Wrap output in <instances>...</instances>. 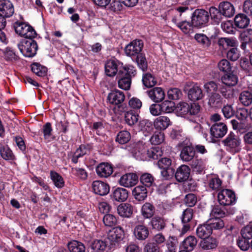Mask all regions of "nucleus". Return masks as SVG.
Masks as SVG:
<instances>
[{
	"instance_id": "f257e3e1",
	"label": "nucleus",
	"mask_w": 252,
	"mask_h": 252,
	"mask_svg": "<svg viewBox=\"0 0 252 252\" xmlns=\"http://www.w3.org/2000/svg\"><path fill=\"white\" fill-rule=\"evenodd\" d=\"M135 74L134 67L131 65H126L122 69H120L117 75L119 87L125 90H128L131 84V77Z\"/></svg>"
},
{
	"instance_id": "f03ea898",
	"label": "nucleus",
	"mask_w": 252,
	"mask_h": 252,
	"mask_svg": "<svg viewBox=\"0 0 252 252\" xmlns=\"http://www.w3.org/2000/svg\"><path fill=\"white\" fill-rule=\"evenodd\" d=\"M33 38H28L22 40L18 44V48L22 54L29 58L34 57L38 50L37 42Z\"/></svg>"
},
{
	"instance_id": "7ed1b4c3",
	"label": "nucleus",
	"mask_w": 252,
	"mask_h": 252,
	"mask_svg": "<svg viewBox=\"0 0 252 252\" xmlns=\"http://www.w3.org/2000/svg\"><path fill=\"white\" fill-rule=\"evenodd\" d=\"M209 12L203 9H197L192 13L191 22L193 27L202 28L207 26L209 21Z\"/></svg>"
},
{
	"instance_id": "20e7f679",
	"label": "nucleus",
	"mask_w": 252,
	"mask_h": 252,
	"mask_svg": "<svg viewBox=\"0 0 252 252\" xmlns=\"http://www.w3.org/2000/svg\"><path fill=\"white\" fill-rule=\"evenodd\" d=\"M176 110L177 112L182 116L187 115L197 116L200 111V106L196 103L189 104L181 101L177 104Z\"/></svg>"
},
{
	"instance_id": "39448f33",
	"label": "nucleus",
	"mask_w": 252,
	"mask_h": 252,
	"mask_svg": "<svg viewBox=\"0 0 252 252\" xmlns=\"http://www.w3.org/2000/svg\"><path fill=\"white\" fill-rule=\"evenodd\" d=\"M184 91L188 92V97L192 101L201 100L204 97L203 91L197 83L187 82L184 87Z\"/></svg>"
},
{
	"instance_id": "423d86ee",
	"label": "nucleus",
	"mask_w": 252,
	"mask_h": 252,
	"mask_svg": "<svg viewBox=\"0 0 252 252\" xmlns=\"http://www.w3.org/2000/svg\"><path fill=\"white\" fill-rule=\"evenodd\" d=\"M158 165L160 169L162 176L165 180L171 178L174 174V169L172 164V160L168 158H163L160 159L158 162Z\"/></svg>"
},
{
	"instance_id": "0eeeda50",
	"label": "nucleus",
	"mask_w": 252,
	"mask_h": 252,
	"mask_svg": "<svg viewBox=\"0 0 252 252\" xmlns=\"http://www.w3.org/2000/svg\"><path fill=\"white\" fill-rule=\"evenodd\" d=\"M14 28L16 32L20 36L25 37V39L34 38L37 34L32 26L23 22L15 23Z\"/></svg>"
},
{
	"instance_id": "6e6552de",
	"label": "nucleus",
	"mask_w": 252,
	"mask_h": 252,
	"mask_svg": "<svg viewBox=\"0 0 252 252\" xmlns=\"http://www.w3.org/2000/svg\"><path fill=\"white\" fill-rule=\"evenodd\" d=\"M222 143L226 147V149L234 153H238L240 150L241 140L234 133L231 132L222 141Z\"/></svg>"
},
{
	"instance_id": "1a4fd4ad",
	"label": "nucleus",
	"mask_w": 252,
	"mask_h": 252,
	"mask_svg": "<svg viewBox=\"0 0 252 252\" xmlns=\"http://www.w3.org/2000/svg\"><path fill=\"white\" fill-rule=\"evenodd\" d=\"M218 200L221 205H231L235 203L236 195L233 190L229 189H223L218 193Z\"/></svg>"
},
{
	"instance_id": "9d476101",
	"label": "nucleus",
	"mask_w": 252,
	"mask_h": 252,
	"mask_svg": "<svg viewBox=\"0 0 252 252\" xmlns=\"http://www.w3.org/2000/svg\"><path fill=\"white\" fill-rule=\"evenodd\" d=\"M143 48V42L140 39H136L130 42L125 47V53L128 56H137L141 54V51Z\"/></svg>"
},
{
	"instance_id": "9b49d317",
	"label": "nucleus",
	"mask_w": 252,
	"mask_h": 252,
	"mask_svg": "<svg viewBox=\"0 0 252 252\" xmlns=\"http://www.w3.org/2000/svg\"><path fill=\"white\" fill-rule=\"evenodd\" d=\"M138 181V176L135 173H128L123 175L119 180L120 184L126 188L134 186Z\"/></svg>"
},
{
	"instance_id": "f8f14e48",
	"label": "nucleus",
	"mask_w": 252,
	"mask_h": 252,
	"mask_svg": "<svg viewBox=\"0 0 252 252\" xmlns=\"http://www.w3.org/2000/svg\"><path fill=\"white\" fill-rule=\"evenodd\" d=\"M227 127L223 123H216L212 125L210 128L211 136L216 138L223 137L226 133Z\"/></svg>"
},
{
	"instance_id": "ddd939ff",
	"label": "nucleus",
	"mask_w": 252,
	"mask_h": 252,
	"mask_svg": "<svg viewBox=\"0 0 252 252\" xmlns=\"http://www.w3.org/2000/svg\"><path fill=\"white\" fill-rule=\"evenodd\" d=\"M92 188L95 194L100 196L107 194L110 191L109 185L101 181H94L92 184Z\"/></svg>"
},
{
	"instance_id": "4468645a",
	"label": "nucleus",
	"mask_w": 252,
	"mask_h": 252,
	"mask_svg": "<svg viewBox=\"0 0 252 252\" xmlns=\"http://www.w3.org/2000/svg\"><path fill=\"white\" fill-rule=\"evenodd\" d=\"M14 8L13 4L8 0H0V15L9 18L13 15Z\"/></svg>"
},
{
	"instance_id": "2eb2a0df",
	"label": "nucleus",
	"mask_w": 252,
	"mask_h": 252,
	"mask_svg": "<svg viewBox=\"0 0 252 252\" xmlns=\"http://www.w3.org/2000/svg\"><path fill=\"white\" fill-rule=\"evenodd\" d=\"M190 169L187 165L179 166L176 171H174L175 178L179 182L186 181L189 177Z\"/></svg>"
},
{
	"instance_id": "dca6fc26",
	"label": "nucleus",
	"mask_w": 252,
	"mask_h": 252,
	"mask_svg": "<svg viewBox=\"0 0 252 252\" xmlns=\"http://www.w3.org/2000/svg\"><path fill=\"white\" fill-rule=\"evenodd\" d=\"M193 215V210L190 208H187L183 211L181 218L184 224L182 229V233H186L190 229V226L188 223L192 219Z\"/></svg>"
},
{
	"instance_id": "f3484780",
	"label": "nucleus",
	"mask_w": 252,
	"mask_h": 252,
	"mask_svg": "<svg viewBox=\"0 0 252 252\" xmlns=\"http://www.w3.org/2000/svg\"><path fill=\"white\" fill-rule=\"evenodd\" d=\"M125 95L124 92L118 90L112 91L107 96V99L112 104L119 105L124 102Z\"/></svg>"
},
{
	"instance_id": "a211bd4d",
	"label": "nucleus",
	"mask_w": 252,
	"mask_h": 252,
	"mask_svg": "<svg viewBox=\"0 0 252 252\" xmlns=\"http://www.w3.org/2000/svg\"><path fill=\"white\" fill-rule=\"evenodd\" d=\"M112 166L108 163L102 162L99 164L96 167L97 175L101 178H107L113 173Z\"/></svg>"
},
{
	"instance_id": "6ab92c4d",
	"label": "nucleus",
	"mask_w": 252,
	"mask_h": 252,
	"mask_svg": "<svg viewBox=\"0 0 252 252\" xmlns=\"http://www.w3.org/2000/svg\"><path fill=\"white\" fill-rule=\"evenodd\" d=\"M124 237V231L120 227H116L110 230L108 233L107 238L112 242L121 241Z\"/></svg>"
},
{
	"instance_id": "aec40b11",
	"label": "nucleus",
	"mask_w": 252,
	"mask_h": 252,
	"mask_svg": "<svg viewBox=\"0 0 252 252\" xmlns=\"http://www.w3.org/2000/svg\"><path fill=\"white\" fill-rule=\"evenodd\" d=\"M242 42L240 46L242 49L245 51H249L247 49V45H251L252 42V29H249L244 31L240 35Z\"/></svg>"
},
{
	"instance_id": "412c9836",
	"label": "nucleus",
	"mask_w": 252,
	"mask_h": 252,
	"mask_svg": "<svg viewBox=\"0 0 252 252\" xmlns=\"http://www.w3.org/2000/svg\"><path fill=\"white\" fill-rule=\"evenodd\" d=\"M195 154V150L191 146H184L180 153V158L184 162H189L192 160Z\"/></svg>"
},
{
	"instance_id": "4be33fe9",
	"label": "nucleus",
	"mask_w": 252,
	"mask_h": 252,
	"mask_svg": "<svg viewBox=\"0 0 252 252\" xmlns=\"http://www.w3.org/2000/svg\"><path fill=\"white\" fill-rule=\"evenodd\" d=\"M147 92L149 97L157 103L162 101L165 97L163 90L159 87H155Z\"/></svg>"
},
{
	"instance_id": "5701e85b",
	"label": "nucleus",
	"mask_w": 252,
	"mask_h": 252,
	"mask_svg": "<svg viewBox=\"0 0 252 252\" xmlns=\"http://www.w3.org/2000/svg\"><path fill=\"white\" fill-rule=\"evenodd\" d=\"M133 234L138 240H145L148 238L149 231L147 227L143 224H139L134 227Z\"/></svg>"
},
{
	"instance_id": "b1692460",
	"label": "nucleus",
	"mask_w": 252,
	"mask_h": 252,
	"mask_svg": "<svg viewBox=\"0 0 252 252\" xmlns=\"http://www.w3.org/2000/svg\"><path fill=\"white\" fill-rule=\"evenodd\" d=\"M220 49L227 50L231 48L237 47L238 42L234 38L222 37L218 41Z\"/></svg>"
},
{
	"instance_id": "393cba45",
	"label": "nucleus",
	"mask_w": 252,
	"mask_h": 252,
	"mask_svg": "<svg viewBox=\"0 0 252 252\" xmlns=\"http://www.w3.org/2000/svg\"><path fill=\"white\" fill-rule=\"evenodd\" d=\"M128 196V192L127 189L122 188H117L111 195V198L118 202H124Z\"/></svg>"
},
{
	"instance_id": "a878e982",
	"label": "nucleus",
	"mask_w": 252,
	"mask_h": 252,
	"mask_svg": "<svg viewBox=\"0 0 252 252\" xmlns=\"http://www.w3.org/2000/svg\"><path fill=\"white\" fill-rule=\"evenodd\" d=\"M219 8L222 16L225 17H231L235 13L234 6L228 1L221 2L219 4Z\"/></svg>"
},
{
	"instance_id": "bb28decb",
	"label": "nucleus",
	"mask_w": 252,
	"mask_h": 252,
	"mask_svg": "<svg viewBox=\"0 0 252 252\" xmlns=\"http://www.w3.org/2000/svg\"><path fill=\"white\" fill-rule=\"evenodd\" d=\"M170 119L166 116H159L157 118L154 122V126L156 129L163 130L171 125Z\"/></svg>"
},
{
	"instance_id": "cd10ccee",
	"label": "nucleus",
	"mask_w": 252,
	"mask_h": 252,
	"mask_svg": "<svg viewBox=\"0 0 252 252\" xmlns=\"http://www.w3.org/2000/svg\"><path fill=\"white\" fill-rule=\"evenodd\" d=\"M221 80L225 86L232 87L237 84L238 79L233 73L227 72L221 77Z\"/></svg>"
},
{
	"instance_id": "c85d7f7f",
	"label": "nucleus",
	"mask_w": 252,
	"mask_h": 252,
	"mask_svg": "<svg viewBox=\"0 0 252 252\" xmlns=\"http://www.w3.org/2000/svg\"><path fill=\"white\" fill-rule=\"evenodd\" d=\"M218 243L215 238L208 237L203 239L200 244V247L203 250H210L215 249L218 246Z\"/></svg>"
},
{
	"instance_id": "c756f323",
	"label": "nucleus",
	"mask_w": 252,
	"mask_h": 252,
	"mask_svg": "<svg viewBox=\"0 0 252 252\" xmlns=\"http://www.w3.org/2000/svg\"><path fill=\"white\" fill-rule=\"evenodd\" d=\"M117 212L120 216L129 218L133 213V208L130 204L122 203L117 207Z\"/></svg>"
},
{
	"instance_id": "7c9ffc66",
	"label": "nucleus",
	"mask_w": 252,
	"mask_h": 252,
	"mask_svg": "<svg viewBox=\"0 0 252 252\" xmlns=\"http://www.w3.org/2000/svg\"><path fill=\"white\" fill-rule=\"evenodd\" d=\"M132 194L136 200L142 201L147 196V190L144 186H138L133 189Z\"/></svg>"
},
{
	"instance_id": "2f4dec72",
	"label": "nucleus",
	"mask_w": 252,
	"mask_h": 252,
	"mask_svg": "<svg viewBox=\"0 0 252 252\" xmlns=\"http://www.w3.org/2000/svg\"><path fill=\"white\" fill-rule=\"evenodd\" d=\"M249 18L244 14H239L234 18V24L237 28H245L249 25Z\"/></svg>"
},
{
	"instance_id": "473e14b6",
	"label": "nucleus",
	"mask_w": 252,
	"mask_h": 252,
	"mask_svg": "<svg viewBox=\"0 0 252 252\" xmlns=\"http://www.w3.org/2000/svg\"><path fill=\"white\" fill-rule=\"evenodd\" d=\"M209 14L211 20L216 25H219L222 19V15L219 8L218 9L214 6L209 8Z\"/></svg>"
},
{
	"instance_id": "72a5a7b5",
	"label": "nucleus",
	"mask_w": 252,
	"mask_h": 252,
	"mask_svg": "<svg viewBox=\"0 0 252 252\" xmlns=\"http://www.w3.org/2000/svg\"><path fill=\"white\" fill-rule=\"evenodd\" d=\"M151 224L153 229L158 231L163 229L165 226V220L162 217L159 216H155L153 217L151 220Z\"/></svg>"
},
{
	"instance_id": "f704fd0d",
	"label": "nucleus",
	"mask_w": 252,
	"mask_h": 252,
	"mask_svg": "<svg viewBox=\"0 0 252 252\" xmlns=\"http://www.w3.org/2000/svg\"><path fill=\"white\" fill-rule=\"evenodd\" d=\"M105 70L107 76L112 77L118 72V66L116 61L109 60L105 64Z\"/></svg>"
},
{
	"instance_id": "c9c22d12",
	"label": "nucleus",
	"mask_w": 252,
	"mask_h": 252,
	"mask_svg": "<svg viewBox=\"0 0 252 252\" xmlns=\"http://www.w3.org/2000/svg\"><path fill=\"white\" fill-rule=\"evenodd\" d=\"M155 210L154 206L148 202L145 203L141 208L143 216L147 219L152 218L155 213Z\"/></svg>"
},
{
	"instance_id": "e433bc0d",
	"label": "nucleus",
	"mask_w": 252,
	"mask_h": 252,
	"mask_svg": "<svg viewBox=\"0 0 252 252\" xmlns=\"http://www.w3.org/2000/svg\"><path fill=\"white\" fill-rule=\"evenodd\" d=\"M208 227L211 229V233L213 230H219L224 227V224L223 220L220 219H211L206 222Z\"/></svg>"
},
{
	"instance_id": "4c0bfd02",
	"label": "nucleus",
	"mask_w": 252,
	"mask_h": 252,
	"mask_svg": "<svg viewBox=\"0 0 252 252\" xmlns=\"http://www.w3.org/2000/svg\"><path fill=\"white\" fill-rule=\"evenodd\" d=\"M126 123L130 126H134L139 120V115L132 111H127L125 113Z\"/></svg>"
},
{
	"instance_id": "58836bf2",
	"label": "nucleus",
	"mask_w": 252,
	"mask_h": 252,
	"mask_svg": "<svg viewBox=\"0 0 252 252\" xmlns=\"http://www.w3.org/2000/svg\"><path fill=\"white\" fill-rule=\"evenodd\" d=\"M197 243L196 238L193 236H189L183 242L184 249L192 251L196 247Z\"/></svg>"
},
{
	"instance_id": "ea45409f",
	"label": "nucleus",
	"mask_w": 252,
	"mask_h": 252,
	"mask_svg": "<svg viewBox=\"0 0 252 252\" xmlns=\"http://www.w3.org/2000/svg\"><path fill=\"white\" fill-rule=\"evenodd\" d=\"M68 248L70 252H85V247L82 243L73 241L68 244Z\"/></svg>"
},
{
	"instance_id": "a19ab883",
	"label": "nucleus",
	"mask_w": 252,
	"mask_h": 252,
	"mask_svg": "<svg viewBox=\"0 0 252 252\" xmlns=\"http://www.w3.org/2000/svg\"><path fill=\"white\" fill-rule=\"evenodd\" d=\"M196 234L199 238L204 239L209 237L211 233V229L208 227L207 223L199 226L196 229Z\"/></svg>"
},
{
	"instance_id": "79ce46f5",
	"label": "nucleus",
	"mask_w": 252,
	"mask_h": 252,
	"mask_svg": "<svg viewBox=\"0 0 252 252\" xmlns=\"http://www.w3.org/2000/svg\"><path fill=\"white\" fill-rule=\"evenodd\" d=\"M219 91L222 95L225 98L230 99L235 95V90L231 87L221 86L219 87Z\"/></svg>"
},
{
	"instance_id": "37998d69",
	"label": "nucleus",
	"mask_w": 252,
	"mask_h": 252,
	"mask_svg": "<svg viewBox=\"0 0 252 252\" xmlns=\"http://www.w3.org/2000/svg\"><path fill=\"white\" fill-rule=\"evenodd\" d=\"M31 69L32 71L38 76L43 77L46 75L47 71V68L40 65L38 63H33L32 64Z\"/></svg>"
},
{
	"instance_id": "c03bdc74",
	"label": "nucleus",
	"mask_w": 252,
	"mask_h": 252,
	"mask_svg": "<svg viewBox=\"0 0 252 252\" xmlns=\"http://www.w3.org/2000/svg\"><path fill=\"white\" fill-rule=\"evenodd\" d=\"M239 99L243 105L249 106L252 103V94L249 91H243L240 94Z\"/></svg>"
},
{
	"instance_id": "a18cd8bd",
	"label": "nucleus",
	"mask_w": 252,
	"mask_h": 252,
	"mask_svg": "<svg viewBox=\"0 0 252 252\" xmlns=\"http://www.w3.org/2000/svg\"><path fill=\"white\" fill-rule=\"evenodd\" d=\"M190 166L194 171L199 173H202L205 169L204 161L201 158L192 160Z\"/></svg>"
},
{
	"instance_id": "49530a36",
	"label": "nucleus",
	"mask_w": 252,
	"mask_h": 252,
	"mask_svg": "<svg viewBox=\"0 0 252 252\" xmlns=\"http://www.w3.org/2000/svg\"><path fill=\"white\" fill-rule=\"evenodd\" d=\"M51 179L54 182V185L58 188H62L64 185V182L62 177L56 172L50 171Z\"/></svg>"
},
{
	"instance_id": "de8ad7c7",
	"label": "nucleus",
	"mask_w": 252,
	"mask_h": 252,
	"mask_svg": "<svg viewBox=\"0 0 252 252\" xmlns=\"http://www.w3.org/2000/svg\"><path fill=\"white\" fill-rule=\"evenodd\" d=\"M131 138L130 133L126 130L119 132L116 137V141L121 144H124L128 142Z\"/></svg>"
},
{
	"instance_id": "09e8293b",
	"label": "nucleus",
	"mask_w": 252,
	"mask_h": 252,
	"mask_svg": "<svg viewBox=\"0 0 252 252\" xmlns=\"http://www.w3.org/2000/svg\"><path fill=\"white\" fill-rule=\"evenodd\" d=\"M209 96V104L212 107H217L221 104L222 98L219 93H212Z\"/></svg>"
},
{
	"instance_id": "8fccbe9b",
	"label": "nucleus",
	"mask_w": 252,
	"mask_h": 252,
	"mask_svg": "<svg viewBox=\"0 0 252 252\" xmlns=\"http://www.w3.org/2000/svg\"><path fill=\"white\" fill-rule=\"evenodd\" d=\"M107 246V244L105 241L95 240L92 243L91 248L94 251L102 252L105 250Z\"/></svg>"
},
{
	"instance_id": "3c124183",
	"label": "nucleus",
	"mask_w": 252,
	"mask_h": 252,
	"mask_svg": "<svg viewBox=\"0 0 252 252\" xmlns=\"http://www.w3.org/2000/svg\"><path fill=\"white\" fill-rule=\"evenodd\" d=\"M136 62L138 66L142 71H145L148 68V63L144 54H138L136 58Z\"/></svg>"
},
{
	"instance_id": "603ef678",
	"label": "nucleus",
	"mask_w": 252,
	"mask_h": 252,
	"mask_svg": "<svg viewBox=\"0 0 252 252\" xmlns=\"http://www.w3.org/2000/svg\"><path fill=\"white\" fill-rule=\"evenodd\" d=\"M142 82L145 86L147 88H151L154 86L156 83L154 77L150 73H145L142 77Z\"/></svg>"
},
{
	"instance_id": "864d4df0",
	"label": "nucleus",
	"mask_w": 252,
	"mask_h": 252,
	"mask_svg": "<svg viewBox=\"0 0 252 252\" xmlns=\"http://www.w3.org/2000/svg\"><path fill=\"white\" fill-rule=\"evenodd\" d=\"M163 152L159 147H153L148 150L147 154L150 158L158 159L162 155Z\"/></svg>"
},
{
	"instance_id": "5fc2aeb1",
	"label": "nucleus",
	"mask_w": 252,
	"mask_h": 252,
	"mask_svg": "<svg viewBox=\"0 0 252 252\" xmlns=\"http://www.w3.org/2000/svg\"><path fill=\"white\" fill-rule=\"evenodd\" d=\"M220 86L214 81H209L204 83V89L207 94H212L216 93L219 90Z\"/></svg>"
},
{
	"instance_id": "6e6d98bb",
	"label": "nucleus",
	"mask_w": 252,
	"mask_h": 252,
	"mask_svg": "<svg viewBox=\"0 0 252 252\" xmlns=\"http://www.w3.org/2000/svg\"><path fill=\"white\" fill-rule=\"evenodd\" d=\"M140 181L145 187H150L153 184L154 179L151 174L144 173L141 176Z\"/></svg>"
},
{
	"instance_id": "4d7b16f0",
	"label": "nucleus",
	"mask_w": 252,
	"mask_h": 252,
	"mask_svg": "<svg viewBox=\"0 0 252 252\" xmlns=\"http://www.w3.org/2000/svg\"><path fill=\"white\" fill-rule=\"evenodd\" d=\"M169 99L171 100H178L183 96L181 91L177 88H171L167 92Z\"/></svg>"
},
{
	"instance_id": "13d9d810",
	"label": "nucleus",
	"mask_w": 252,
	"mask_h": 252,
	"mask_svg": "<svg viewBox=\"0 0 252 252\" xmlns=\"http://www.w3.org/2000/svg\"><path fill=\"white\" fill-rule=\"evenodd\" d=\"M227 58L232 61H236L240 57V53L237 47H234L227 50Z\"/></svg>"
},
{
	"instance_id": "bf43d9fd",
	"label": "nucleus",
	"mask_w": 252,
	"mask_h": 252,
	"mask_svg": "<svg viewBox=\"0 0 252 252\" xmlns=\"http://www.w3.org/2000/svg\"><path fill=\"white\" fill-rule=\"evenodd\" d=\"M103 221L105 226L112 227L116 224L117 220L115 216L107 214L103 216Z\"/></svg>"
},
{
	"instance_id": "052dcab7",
	"label": "nucleus",
	"mask_w": 252,
	"mask_h": 252,
	"mask_svg": "<svg viewBox=\"0 0 252 252\" xmlns=\"http://www.w3.org/2000/svg\"><path fill=\"white\" fill-rule=\"evenodd\" d=\"M0 154L1 157L5 160H11L14 158V156L12 151L7 146L1 147Z\"/></svg>"
},
{
	"instance_id": "680f3d73",
	"label": "nucleus",
	"mask_w": 252,
	"mask_h": 252,
	"mask_svg": "<svg viewBox=\"0 0 252 252\" xmlns=\"http://www.w3.org/2000/svg\"><path fill=\"white\" fill-rule=\"evenodd\" d=\"M177 27L185 34L189 33L191 29L193 27L192 22L183 21L177 24Z\"/></svg>"
},
{
	"instance_id": "e2e57ef3",
	"label": "nucleus",
	"mask_w": 252,
	"mask_h": 252,
	"mask_svg": "<svg viewBox=\"0 0 252 252\" xmlns=\"http://www.w3.org/2000/svg\"><path fill=\"white\" fill-rule=\"evenodd\" d=\"M4 58L7 61L13 62L18 59V56L10 48L7 47L4 51Z\"/></svg>"
},
{
	"instance_id": "0e129e2a",
	"label": "nucleus",
	"mask_w": 252,
	"mask_h": 252,
	"mask_svg": "<svg viewBox=\"0 0 252 252\" xmlns=\"http://www.w3.org/2000/svg\"><path fill=\"white\" fill-rule=\"evenodd\" d=\"M164 138V134L161 132H155L151 137L150 141L153 145H159L161 144Z\"/></svg>"
},
{
	"instance_id": "69168bd1",
	"label": "nucleus",
	"mask_w": 252,
	"mask_h": 252,
	"mask_svg": "<svg viewBox=\"0 0 252 252\" xmlns=\"http://www.w3.org/2000/svg\"><path fill=\"white\" fill-rule=\"evenodd\" d=\"M160 106L162 112L169 113L174 110V103L171 101H164L160 104Z\"/></svg>"
},
{
	"instance_id": "338daca9",
	"label": "nucleus",
	"mask_w": 252,
	"mask_h": 252,
	"mask_svg": "<svg viewBox=\"0 0 252 252\" xmlns=\"http://www.w3.org/2000/svg\"><path fill=\"white\" fill-rule=\"evenodd\" d=\"M197 201V198L194 194L189 193L187 194L185 198V203L189 207L194 206Z\"/></svg>"
},
{
	"instance_id": "774afa93",
	"label": "nucleus",
	"mask_w": 252,
	"mask_h": 252,
	"mask_svg": "<svg viewBox=\"0 0 252 252\" xmlns=\"http://www.w3.org/2000/svg\"><path fill=\"white\" fill-rule=\"evenodd\" d=\"M178 242L175 237L170 236L166 242V246L169 252H176V248Z\"/></svg>"
}]
</instances>
